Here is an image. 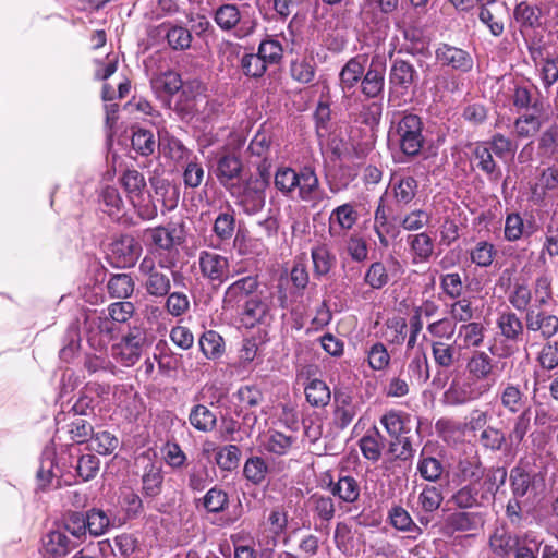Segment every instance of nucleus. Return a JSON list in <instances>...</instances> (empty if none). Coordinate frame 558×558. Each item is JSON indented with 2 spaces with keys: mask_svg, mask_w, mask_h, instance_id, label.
<instances>
[{
  "mask_svg": "<svg viewBox=\"0 0 558 558\" xmlns=\"http://www.w3.org/2000/svg\"><path fill=\"white\" fill-rule=\"evenodd\" d=\"M497 399L502 409L510 414L519 415L513 420L508 433L511 446L521 444L531 428L532 409L526 405V396L520 385L507 383L500 387Z\"/></svg>",
  "mask_w": 558,
  "mask_h": 558,
  "instance_id": "obj_1",
  "label": "nucleus"
},
{
  "mask_svg": "<svg viewBox=\"0 0 558 558\" xmlns=\"http://www.w3.org/2000/svg\"><path fill=\"white\" fill-rule=\"evenodd\" d=\"M388 140L399 146L404 155L416 156L424 144L421 117L411 112L395 113L390 122Z\"/></svg>",
  "mask_w": 558,
  "mask_h": 558,
  "instance_id": "obj_2",
  "label": "nucleus"
},
{
  "mask_svg": "<svg viewBox=\"0 0 558 558\" xmlns=\"http://www.w3.org/2000/svg\"><path fill=\"white\" fill-rule=\"evenodd\" d=\"M259 174L250 177L243 184L234 186L230 193L235 197V204L240 206L247 215H254L260 211L266 203V189L269 184V174L265 169H260Z\"/></svg>",
  "mask_w": 558,
  "mask_h": 558,
  "instance_id": "obj_3",
  "label": "nucleus"
},
{
  "mask_svg": "<svg viewBox=\"0 0 558 558\" xmlns=\"http://www.w3.org/2000/svg\"><path fill=\"white\" fill-rule=\"evenodd\" d=\"M417 80L418 73L412 63L402 59L393 60L389 71L388 102L396 107L407 104L410 88Z\"/></svg>",
  "mask_w": 558,
  "mask_h": 558,
  "instance_id": "obj_4",
  "label": "nucleus"
},
{
  "mask_svg": "<svg viewBox=\"0 0 558 558\" xmlns=\"http://www.w3.org/2000/svg\"><path fill=\"white\" fill-rule=\"evenodd\" d=\"M214 21L223 32H233L236 38H245L255 32L257 21L241 13L233 3L219 5L214 12Z\"/></svg>",
  "mask_w": 558,
  "mask_h": 558,
  "instance_id": "obj_5",
  "label": "nucleus"
},
{
  "mask_svg": "<svg viewBox=\"0 0 558 558\" xmlns=\"http://www.w3.org/2000/svg\"><path fill=\"white\" fill-rule=\"evenodd\" d=\"M465 369L470 380L475 385H489V391L499 376L496 362L487 352L480 350L474 351L468 359Z\"/></svg>",
  "mask_w": 558,
  "mask_h": 558,
  "instance_id": "obj_6",
  "label": "nucleus"
},
{
  "mask_svg": "<svg viewBox=\"0 0 558 558\" xmlns=\"http://www.w3.org/2000/svg\"><path fill=\"white\" fill-rule=\"evenodd\" d=\"M143 239L158 250L170 252L185 241L184 226L182 223H168L147 228L143 232Z\"/></svg>",
  "mask_w": 558,
  "mask_h": 558,
  "instance_id": "obj_7",
  "label": "nucleus"
},
{
  "mask_svg": "<svg viewBox=\"0 0 558 558\" xmlns=\"http://www.w3.org/2000/svg\"><path fill=\"white\" fill-rule=\"evenodd\" d=\"M259 281L257 276L242 277L227 287L222 298V308L239 311L244 302L257 294Z\"/></svg>",
  "mask_w": 558,
  "mask_h": 558,
  "instance_id": "obj_8",
  "label": "nucleus"
},
{
  "mask_svg": "<svg viewBox=\"0 0 558 558\" xmlns=\"http://www.w3.org/2000/svg\"><path fill=\"white\" fill-rule=\"evenodd\" d=\"M199 271L211 283L221 284L230 274L229 259L218 253L202 251L198 256Z\"/></svg>",
  "mask_w": 558,
  "mask_h": 558,
  "instance_id": "obj_9",
  "label": "nucleus"
},
{
  "mask_svg": "<svg viewBox=\"0 0 558 558\" xmlns=\"http://www.w3.org/2000/svg\"><path fill=\"white\" fill-rule=\"evenodd\" d=\"M527 332L538 335L543 340L553 338L558 332V316L538 307H531L524 315Z\"/></svg>",
  "mask_w": 558,
  "mask_h": 558,
  "instance_id": "obj_10",
  "label": "nucleus"
},
{
  "mask_svg": "<svg viewBox=\"0 0 558 558\" xmlns=\"http://www.w3.org/2000/svg\"><path fill=\"white\" fill-rule=\"evenodd\" d=\"M512 493L515 498L529 493L537 494L544 486V478L539 473L529 470L526 465L519 464L510 472Z\"/></svg>",
  "mask_w": 558,
  "mask_h": 558,
  "instance_id": "obj_11",
  "label": "nucleus"
},
{
  "mask_svg": "<svg viewBox=\"0 0 558 558\" xmlns=\"http://www.w3.org/2000/svg\"><path fill=\"white\" fill-rule=\"evenodd\" d=\"M386 60L381 56H374L368 70L362 76L361 90L367 98H377L385 87Z\"/></svg>",
  "mask_w": 558,
  "mask_h": 558,
  "instance_id": "obj_12",
  "label": "nucleus"
},
{
  "mask_svg": "<svg viewBox=\"0 0 558 558\" xmlns=\"http://www.w3.org/2000/svg\"><path fill=\"white\" fill-rule=\"evenodd\" d=\"M360 215L356 206L352 203H344L337 206L328 218V232L331 236L345 235L359 221Z\"/></svg>",
  "mask_w": 558,
  "mask_h": 558,
  "instance_id": "obj_13",
  "label": "nucleus"
},
{
  "mask_svg": "<svg viewBox=\"0 0 558 558\" xmlns=\"http://www.w3.org/2000/svg\"><path fill=\"white\" fill-rule=\"evenodd\" d=\"M511 100L518 110L532 109L537 113L544 111L545 99L534 84H514Z\"/></svg>",
  "mask_w": 558,
  "mask_h": 558,
  "instance_id": "obj_14",
  "label": "nucleus"
},
{
  "mask_svg": "<svg viewBox=\"0 0 558 558\" xmlns=\"http://www.w3.org/2000/svg\"><path fill=\"white\" fill-rule=\"evenodd\" d=\"M135 306L129 301L111 303L107 307L106 316H98L94 323L101 333L111 335L114 330L113 323H126L134 314Z\"/></svg>",
  "mask_w": 558,
  "mask_h": 558,
  "instance_id": "obj_15",
  "label": "nucleus"
},
{
  "mask_svg": "<svg viewBox=\"0 0 558 558\" xmlns=\"http://www.w3.org/2000/svg\"><path fill=\"white\" fill-rule=\"evenodd\" d=\"M144 343L145 335L142 329L133 328L118 345L113 347V352L120 356L124 365L131 366L138 361Z\"/></svg>",
  "mask_w": 558,
  "mask_h": 558,
  "instance_id": "obj_16",
  "label": "nucleus"
},
{
  "mask_svg": "<svg viewBox=\"0 0 558 558\" xmlns=\"http://www.w3.org/2000/svg\"><path fill=\"white\" fill-rule=\"evenodd\" d=\"M435 53L439 63L450 66L456 71L466 73L473 69L474 61L472 56L461 48L441 44Z\"/></svg>",
  "mask_w": 558,
  "mask_h": 558,
  "instance_id": "obj_17",
  "label": "nucleus"
},
{
  "mask_svg": "<svg viewBox=\"0 0 558 558\" xmlns=\"http://www.w3.org/2000/svg\"><path fill=\"white\" fill-rule=\"evenodd\" d=\"M76 547L65 532L56 530L48 532L43 538V554L45 558H64Z\"/></svg>",
  "mask_w": 558,
  "mask_h": 558,
  "instance_id": "obj_18",
  "label": "nucleus"
},
{
  "mask_svg": "<svg viewBox=\"0 0 558 558\" xmlns=\"http://www.w3.org/2000/svg\"><path fill=\"white\" fill-rule=\"evenodd\" d=\"M111 254L117 259L118 267H132L141 254L140 243L131 235H123L111 244Z\"/></svg>",
  "mask_w": 558,
  "mask_h": 558,
  "instance_id": "obj_19",
  "label": "nucleus"
},
{
  "mask_svg": "<svg viewBox=\"0 0 558 558\" xmlns=\"http://www.w3.org/2000/svg\"><path fill=\"white\" fill-rule=\"evenodd\" d=\"M242 168L240 158L234 153H228L219 157L216 177L219 183L230 191L235 186L233 180L240 177Z\"/></svg>",
  "mask_w": 558,
  "mask_h": 558,
  "instance_id": "obj_20",
  "label": "nucleus"
},
{
  "mask_svg": "<svg viewBox=\"0 0 558 558\" xmlns=\"http://www.w3.org/2000/svg\"><path fill=\"white\" fill-rule=\"evenodd\" d=\"M299 197L304 202L317 204L325 198V193L320 190L319 180L312 168L305 167L300 172L299 178Z\"/></svg>",
  "mask_w": 558,
  "mask_h": 558,
  "instance_id": "obj_21",
  "label": "nucleus"
},
{
  "mask_svg": "<svg viewBox=\"0 0 558 558\" xmlns=\"http://www.w3.org/2000/svg\"><path fill=\"white\" fill-rule=\"evenodd\" d=\"M472 160L489 181L497 182L501 178V169L494 160L490 148L484 142L475 145L472 150Z\"/></svg>",
  "mask_w": 558,
  "mask_h": 558,
  "instance_id": "obj_22",
  "label": "nucleus"
},
{
  "mask_svg": "<svg viewBox=\"0 0 558 558\" xmlns=\"http://www.w3.org/2000/svg\"><path fill=\"white\" fill-rule=\"evenodd\" d=\"M233 248L242 257H260L268 253L266 243L256 235H248L246 231L238 230L233 239Z\"/></svg>",
  "mask_w": 558,
  "mask_h": 558,
  "instance_id": "obj_23",
  "label": "nucleus"
},
{
  "mask_svg": "<svg viewBox=\"0 0 558 558\" xmlns=\"http://www.w3.org/2000/svg\"><path fill=\"white\" fill-rule=\"evenodd\" d=\"M150 85L157 97L169 98L181 90L183 82L179 73L168 70L154 75Z\"/></svg>",
  "mask_w": 558,
  "mask_h": 558,
  "instance_id": "obj_24",
  "label": "nucleus"
},
{
  "mask_svg": "<svg viewBox=\"0 0 558 558\" xmlns=\"http://www.w3.org/2000/svg\"><path fill=\"white\" fill-rule=\"evenodd\" d=\"M507 470L501 466L490 468L484 475L482 482H475L481 493V498L490 504L498 489L506 483Z\"/></svg>",
  "mask_w": 558,
  "mask_h": 558,
  "instance_id": "obj_25",
  "label": "nucleus"
},
{
  "mask_svg": "<svg viewBox=\"0 0 558 558\" xmlns=\"http://www.w3.org/2000/svg\"><path fill=\"white\" fill-rule=\"evenodd\" d=\"M366 57L356 56L351 58L341 69L339 73V81L341 90L345 94L355 87L362 81L365 71Z\"/></svg>",
  "mask_w": 558,
  "mask_h": 558,
  "instance_id": "obj_26",
  "label": "nucleus"
},
{
  "mask_svg": "<svg viewBox=\"0 0 558 558\" xmlns=\"http://www.w3.org/2000/svg\"><path fill=\"white\" fill-rule=\"evenodd\" d=\"M329 492L345 504H354L360 499L361 486L352 475H341L337 482L329 483Z\"/></svg>",
  "mask_w": 558,
  "mask_h": 558,
  "instance_id": "obj_27",
  "label": "nucleus"
},
{
  "mask_svg": "<svg viewBox=\"0 0 558 558\" xmlns=\"http://www.w3.org/2000/svg\"><path fill=\"white\" fill-rule=\"evenodd\" d=\"M488 391L489 385H475L473 381L468 385L453 383L446 392V397L452 404H464L477 400Z\"/></svg>",
  "mask_w": 558,
  "mask_h": 558,
  "instance_id": "obj_28",
  "label": "nucleus"
},
{
  "mask_svg": "<svg viewBox=\"0 0 558 558\" xmlns=\"http://www.w3.org/2000/svg\"><path fill=\"white\" fill-rule=\"evenodd\" d=\"M500 335L511 342H518L524 335V319L522 320L514 312L506 311L499 314L496 320Z\"/></svg>",
  "mask_w": 558,
  "mask_h": 558,
  "instance_id": "obj_29",
  "label": "nucleus"
},
{
  "mask_svg": "<svg viewBox=\"0 0 558 558\" xmlns=\"http://www.w3.org/2000/svg\"><path fill=\"white\" fill-rule=\"evenodd\" d=\"M521 543L520 538L512 535L504 527H496L489 537V547L498 557H509Z\"/></svg>",
  "mask_w": 558,
  "mask_h": 558,
  "instance_id": "obj_30",
  "label": "nucleus"
},
{
  "mask_svg": "<svg viewBox=\"0 0 558 558\" xmlns=\"http://www.w3.org/2000/svg\"><path fill=\"white\" fill-rule=\"evenodd\" d=\"M407 243L414 264L427 262L434 253V241L426 232L409 235Z\"/></svg>",
  "mask_w": 558,
  "mask_h": 558,
  "instance_id": "obj_31",
  "label": "nucleus"
},
{
  "mask_svg": "<svg viewBox=\"0 0 558 558\" xmlns=\"http://www.w3.org/2000/svg\"><path fill=\"white\" fill-rule=\"evenodd\" d=\"M459 348L454 343H447L441 340L432 342V355L436 365L442 368H450L460 361Z\"/></svg>",
  "mask_w": 558,
  "mask_h": 558,
  "instance_id": "obj_32",
  "label": "nucleus"
},
{
  "mask_svg": "<svg viewBox=\"0 0 558 558\" xmlns=\"http://www.w3.org/2000/svg\"><path fill=\"white\" fill-rule=\"evenodd\" d=\"M484 339L485 327L481 323L463 324L458 329L457 340L461 341L460 348H480L484 343Z\"/></svg>",
  "mask_w": 558,
  "mask_h": 558,
  "instance_id": "obj_33",
  "label": "nucleus"
},
{
  "mask_svg": "<svg viewBox=\"0 0 558 558\" xmlns=\"http://www.w3.org/2000/svg\"><path fill=\"white\" fill-rule=\"evenodd\" d=\"M135 282L129 274L112 275L107 282V291L112 299L126 300L132 296Z\"/></svg>",
  "mask_w": 558,
  "mask_h": 558,
  "instance_id": "obj_34",
  "label": "nucleus"
},
{
  "mask_svg": "<svg viewBox=\"0 0 558 558\" xmlns=\"http://www.w3.org/2000/svg\"><path fill=\"white\" fill-rule=\"evenodd\" d=\"M132 147L135 151L141 154L142 156H150L155 153L156 147L166 148L162 140L161 133L159 132V142L155 141L154 134L148 130L138 129L133 132L132 135Z\"/></svg>",
  "mask_w": 558,
  "mask_h": 558,
  "instance_id": "obj_35",
  "label": "nucleus"
},
{
  "mask_svg": "<svg viewBox=\"0 0 558 558\" xmlns=\"http://www.w3.org/2000/svg\"><path fill=\"white\" fill-rule=\"evenodd\" d=\"M189 422L195 429L208 433L216 426L217 416L206 405L196 404L190 411Z\"/></svg>",
  "mask_w": 558,
  "mask_h": 558,
  "instance_id": "obj_36",
  "label": "nucleus"
},
{
  "mask_svg": "<svg viewBox=\"0 0 558 558\" xmlns=\"http://www.w3.org/2000/svg\"><path fill=\"white\" fill-rule=\"evenodd\" d=\"M161 29L165 33V38L173 50H185L190 48L192 43L191 32L183 26L163 24Z\"/></svg>",
  "mask_w": 558,
  "mask_h": 558,
  "instance_id": "obj_37",
  "label": "nucleus"
},
{
  "mask_svg": "<svg viewBox=\"0 0 558 558\" xmlns=\"http://www.w3.org/2000/svg\"><path fill=\"white\" fill-rule=\"evenodd\" d=\"M307 502L313 514L320 521L328 523L335 518L336 506L330 496L313 494Z\"/></svg>",
  "mask_w": 558,
  "mask_h": 558,
  "instance_id": "obj_38",
  "label": "nucleus"
},
{
  "mask_svg": "<svg viewBox=\"0 0 558 558\" xmlns=\"http://www.w3.org/2000/svg\"><path fill=\"white\" fill-rule=\"evenodd\" d=\"M314 275L323 277L329 274L336 263V256L331 253L326 244H320L312 248L311 252Z\"/></svg>",
  "mask_w": 558,
  "mask_h": 558,
  "instance_id": "obj_39",
  "label": "nucleus"
},
{
  "mask_svg": "<svg viewBox=\"0 0 558 558\" xmlns=\"http://www.w3.org/2000/svg\"><path fill=\"white\" fill-rule=\"evenodd\" d=\"M454 505L461 509L486 506L485 499L481 498L475 482L460 488L451 498Z\"/></svg>",
  "mask_w": 558,
  "mask_h": 558,
  "instance_id": "obj_40",
  "label": "nucleus"
},
{
  "mask_svg": "<svg viewBox=\"0 0 558 558\" xmlns=\"http://www.w3.org/2000/svg\"><path fill=\"white\" fill-rule=\"evenodd\" d=\"M306 401L316 408L327 405L331 398V392L327 384L320 379H312L304 388Z\"/></svg>",
  "mask_w": 558,
  "mask_h": 558,
  "instance_id": "obj_41",
  "label": "nucleus"
},
{
  "mask_svg": "<svg viewBox=\"0 0 558 558\" xmlns=\"http://www.w3.org/2000/svg\"><path fill=\"white\" fill-rule=\"evenodd\" d=\"M395 202L398 205L405 206L410 204L418 189V183L413 177H404L392 184Z\"/></svg>",
  "mask_w": 558,
  "mask_h": 558,
  "instance_id": "obj_42",
  "label": "nucleus"
},
{
  "mask_svg": "<svg viewBox=\"0 0 558 558\" xmlns=\"http://www.w3.org/2000/svg\"><path fill=\"white\" fill-rule=\"evenodd\" d=\"M543 125V119L535 113H525L518 117L514 121V132L520 138L533 137L536 135Z\"/></svg>",
  "mask_w": 558,
  "mask_h": 558,
  "instance_id": "obj_43",
  "label": "nucleus"
},
{
  "mask_svg": "<svg viewBox=\"0 0 558 558\" xmlns=\"http://www.w3.org/2000/svg\"><path fill=\"white\" fill-rule=\"evenodd\" d=\"M268 471L265 459L258 456L248 458L243 466L244 477L254 485H260L266 480Z\"/></svg>",
  "mask_w": 558,
  "mask_h": 558,
  "instance_id": "obj_44",
  "label": "nucleus"
},
{
  "mask_svg": "<svg viewBox=\"0 0 558 558\" xmlns=\"http://www.w3.org/2000/svg\"><path fill=\"white\" fill-rule=\"evenodd\" d=\"M163 476L161 469L153 463L145 468L142 476L143 494L147 497H155L161 493Z\"/></svg>",
  "mask_w": 558,
  "mask_h": 558,
  "instance_id": "obj_45",
  "label": "nucleus"
},
{
  "mask_svg": "<svg viewBox=\"0 0 558 558\" xmlns=\"http://www.w3.org/2000/svg\"><path fill=\"white\" fill-rule=\"evenodd\" d=\"M533 293L532 289L525 283H514L509 293V303L519 312L527 313L531 307H536L532 304Z\"/></svg>",
  "mask_w": 558,
  "mask_h": 558,
  "instance_id": "obj_46",
  "label": "nucleus"
},
{
  "mask_svg": "<svg viewBox=\"0 0 558 558\" xmlns=\"http://www.w3.org/2000/svg\"><path fill=\"white\" fill-rule=\"evenodd\" d=\"M514 19L522 27L535 28L541 25V9L521 1L514 8Z\"/></svg>",
  "mask_w": 558,
  "mask_h": 558,
  "instance_id": "obj_47",
  "label": "nucleus"
},
{
  "mask_svg": "<svg viewBox=\"0 0 558 558\" xmlns=\"http://www.w3.org/2000/svg\"><path fill=\"white\" fill-rule=\"evenodd\" d=\"M225 342L215 330L205 331L199 338V348L207 359H218L223 353Z\"/></svg>",
  "mask_w": 558,
  "mask_h": 558,
  "instance_id": "obj_48",
  "label": "nucleus"
},
{
  "mask_svg": "<svg viewBox=\"0 0 558 558\" xmlns=\"http://www.w3.org/2000/svg\"><path fill=\"white\" fill-rule=\"evenodd\" d=\"M383 448V436L376 428L360 439V449L367 460L378 461Z\"/></svg>",
  "mask_w": 558,
  "mask_h": 558,
  "instance_id": "obj_49",
  "label": "nucleus"
},
{
  "mask_svg": "<svg viewBox=\"0 0 558 558\" xmlns=\"http://www.w3.org/2000/svg\"><path fill=\"white\" fill-rule=\"evenodd\" d=\"M241 457V450L235 445H227L217 448L215 454V461L220 470L232 471L239 465Z\"/></svg>",
  "mask_w": 558,
  "mask_h": 558,
  "instance_id": "obj_50",
  "label": "nucleus"
},
{
  "mask_svg": "<svg viewBox=\"0 0 558 558\" xmlns=\"http://www.w3.org/2000/svg\"><path fill=\"white\" fill-rule=\"evenodd\" d=\"M290 72L293 80L302 84H308L315 77V61L313 58H302L294 60L291 63Z\"/></svg>",
  "mask_w": 558,
  "mask_h": 558,
  "instance_id": "obj_51",
  "label": "nucleus"
},
{
  "mask_svg": "<svg viewBox=\"0 0 558 558\" xmlns=\"http://www.w3.org/2000/svg\"><path fill=\"white\" fill-rule=\"evenodd\" d=\"M87 529L90 535L100 536L104 535L111 526V520L108 514L97 508L89 509L86 511Z\"/></svg>",
  "mask_w": 558,
  "mask_h": 558,
  "instance_id": "obj_52",
  "label": "nucleus"
},
{
  "mask_svg": "<svg viewBox=\"0 0 558 558\" xmlns=\"http://www.w3.org/2000/svg\"><path fill=\"white\" fill-rule=\"evenodd\" d=\"M477 440L483 448L492 451H499L508 440V435H506L500 428L487 426L480 433Z\"/></svg>",
  "mask_w": 558,
  "mask_h": 558,
  "instance_id": "obj_53",
  "label": "nucleus"
},
{
  "mask_svg": "<svg viewBox=\"0 0 558 558\" xmlns=\"http://www.w3.org/2000/svg\"><path fill=\"white\" fill-rule=\"evenodd\" d=\"M122 186L126 191L129 198L134 203L135 197L142 195L146 186L144 175L135 169L126 170L120 179Z\"/></svg>",
  "mask_w": 558,
  "mask_h": 558,
  "instance_id": "obj_54",
  "label": "nucleus"
},
{
  "mask_svg": "<svg viewBox=\"0 0 558 558\" xmlns=\"http://www.w3.org/2000/svg\"><path fill=\"white\" fill-rule=\"evenodd\" d=\"M294 441V437L274 430L269 433L264 446L270 453L284 456L289 452Z\"/></svg>",
  "mask_w": 558,
  "mask_h": 558,
  "instance_id": "obj_55",
  "label": "nucleus"
},
{
  "mask_svg": "<svg viewBox=\"0 0 558 558\" xmlns=\"http://www.w3.org/2000/svg\"><path fill=\"white\" fill-rule=\"evenodd\" d=\"M257 53L269 68L280 63L283 57V48L278 40L269 38L259 44Z\"/></svg>",
  "mask_w": 558,
  "mask_h": 558,
  "instance_id": "obj_56",
  "label": "nucleus"
},
{
  "mask_svg": "<svg viewBox=\"0 0 558 558\" xmlns=\"http://www.w3.org/2000/svg\"><path fill=\"white\" fill-rule=\"evenodd\" d=\"M187 477L189 487L194 492H201L205 489L213 482L208 466L201 461L192 465Z\"/></svg>",
  "mask_w": 558,
  "mask_h": 558,
  "instance_id": "obj_57",
  "label": "nucleus"
},
{
  "mask_svg": "<svg viewBox=\"0 0 558 558\" xmlns=\"http://www.w3.org/2000/svg\"><path fill=\"white\" fill-rule=\"evenodd\" d=\"M538 151L544 157L558 156V124L546 129L538 138Z\"/></svg>",
  "mask_w": 558,
  "mask_h": 558,
  "instance_id": "obj_58",
  "label": "nucleus"
},
{
  "mask_svg": "<svg viewBox=\"0 0 558 558\" xmlns=\"http://www.w3.org/2000/svg\"><path fill=\"white\" fill-rule=\"evenodd\" d=\"M535 306L541 308L553 300L551 278L547 275L538 276L532 289Z\"/></svg>",
  "mask_w": 558,
  "mask_h": 558,
  "instance_id": "obj_59",
  "label": "nucleus"
},
{
  "mask_svg": "<svg viewBox=\"0 0 558 558\" xmlns=\"http://www.w3.org/2000/svg\"><path fill=\"white\" fill-rule=\"evenodd\" d=\"M229 505L228 494L218 486L211 487L203 497L204 508L211 513H220Z\"/></svg>",
  "mask_w": 558,
  "mask_h": 558,
  "instance_id": "obj_60",
  "label": "nucleus"
},
{
  "mask_svg": "<svg viewBox=\"0 0 558 558\" xmlns=\"http://www.w3.org/2000/svg\"><path fill=\"white\" fill-rule=\"evenodd\" d=\"M300 173L291 168L278 169L275 174V186L286 196H291L298 187Z\"/></svg>",
  "mask_w": 558,
  "mask_h": 558,
  "instance_id": "obj_61",
  "label": "nucleus"
},
{
  "mask_svg": "<svg viewBox=\"0 0 558 558\" xmlns=\"http://www.w3.org/2000/svg\"><path fill=\"white\" fill-rule=\"evenodd\" d=\"M389 280L388 270L381 262L372 263L364 276V282L375 290L384 288Z\"/></svg>",
  "mask_w": 558,
  "mask_h": 558,
  "instance_id": "obj_62",
  "label": "nucleus"
},
{
  "mask_svg": "<svg viewBox=\"0 0 558 558\" xmlns=\"http://www.w3.org/2000/svg\"><path fill=\"white\" fill-rule=\"evenodd\" d=\"M241 315L250 319V324L253 325L260 322L267 313V304L262 300L258 294L247 300L242 304L239 311Z\"/></svg>",
  "mask_w": 558,
  "mask_h": 558,
  "instance_id": "obj_63",
  "label": "nucleus"
},
{
  "mask_svg": "<svg viewBox=\"0 0 558 558\" xmlns=\"http://www.w3.org/2000/svg\"><path fill=\"white\" fill-rule=\"evenodd\" d=\"M417 471L424 480L436 482L441 477L444 466L438 459L425 457L424 452H422L417 463Z\"/></svg>",
  "mask_w": 558,
  "mask_h": 558,
  "instance_id": "obj_64",
  "label": "nucleus"
}]
</instances>
